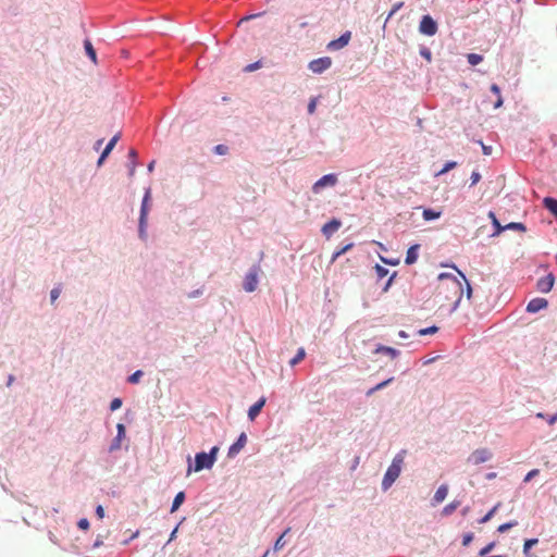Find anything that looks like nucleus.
I'll list each match as a JSON object with an SVG mask.
<instances>
[{
	"label": "nucleus",
	"instance_id": "1",
	"mask_svg": "<svg viewBox=\"0 0 557 557\" xmlns=\"http://www.w3.org/2000/svg\"><path fill=\"white\" fill-rule=\"evenodd\" d=\"M218 453H219L218 446L211 447V449L208 453H206V451L197 453L195 455L194 465L191 463L190 456H188V458H187V462H188L187 474H190L191 471L199 472L202 470H210L216 461Z\"/></svg>",
	"mask_w": 557,
	"mask_h": 557
},
{
	"label": "nucleus",
	"instance_id": "2",
	"mask_svg": "<svg viewBox=\"0 0 557 557\" xmlns=\"http://www.w3.org/2000/svg\"><path fill=\"white\" fill-rule=\"evenodd\" d=\"M406 453L407 451L403 449L394 456L382 480L381 486L383 492H386L398 479L401 472V467L404 465Z\"/></svg>",
	"mask_w": 557,
	"mask_h": 557
},
{
	"label": "nucleus",
	"instance_id": "3",
	"mask_svg": "<svg viewBox=\"0 0 557 557\" xmlns=\"http://www.w3.org/2000/svg\"><path fill=\"white\" fill-rule=\"evenodd\" d=\"M150 200H151V188L147 187L145 189V194L141 200L140 210H139V219H138V237L143 242H147L148 239V214L150 210Z\"/></svg>",
	"mask_w": 557,
	"mask_h": 557
},
{
	"label": "nucleus",
	"instance_id": "4",
	"mask_svg": "<svg viewBox=\"0 0 557 557\" xmlns=\"http://www.w3.org/2000/svg\"><path fill=\"white\" fill-rule=\"evenodd\" d=\"M440 281H446L447 282V288L454 293V295L457 296L456 300L454 301L450 312H454L458 309L462 296H463V288L461 282L451 273L442 272L438 274Z\"/></svg>",
	"mask_w": 557,
	"mask_h": 557
},
{
	"label": "nucleus",
	"instance_id": "5",
	"mask_svg": "<svg viewBox=\"0 0 557 557\" xmlns=\"http://www.w3.org/2000/svg\"><path fill=\"white\" fill-rule=\"evenodd\" d=\"M262 272L259 263L252 264L244 276L243 288L246 293H253L259 284V274Z\"/></svg>",
	"mask_w": 557,
	"mask_h": 557
},
{
	"label": "nucleus",
	"instance_id": "6",
	"mask_svg": "<svg viewBox=\"0 0 557 557\" xmlns=\"http://www.w3.org/2000/svg\"><path fill=\"white\" fill-rule=\"evenodd\" d=\"M437 22L429 14L421 17L419 23V32L425 36H434L437 33Z\"/></svg>",
	"mask_w": 557,
	"mask_h": 557
},
{
	"label": "nucleus",
	"instance_id": "7",
	"mask_svg": "<svg viewBox=\"0 0 557 557\" xmlns=\"http://www.w3.org/2000/svg\"><path fill=\"white\" fill-rule=\"evenodd\" d=\"M337 174L335 173H329L320 177L313 185H312V193L313 194H320L323 188L325 187H333L337 183Z\"/></svg>",
	"mask_w": 557,
	"mask_h": 557
},
{
	"label": "nucleus",
	"instance_id": "8",
	"mask_svg": "<svg viewBox=\"0 0 557 557\" xmlns=\"http://www.w3.org/2000/svg\"><path fill=\"white\" fill-rule=\"evenodd\" d=\"M332 66L330 57H321L309 62L308 69L314 74H322Z\"/></svg>",
	"mask_w": 557,
	"mask_h": 557
},
{
	"label": "nucleus",
	"instance_id": "9",
	"mask_svg": "<svg viewBox=\"0 0 557 557\" xmlns=\"http://www.w3.org/2000/svg\"><path fill=\"white\" fill-rule=\"evenodd\" d=\"M492 458V453L487 448H479L470 454L468 462L472 465H480L488 461Z\"/></svg>",
	"mask_w": 557,
	"mask_h": 557
},
{
	"label": "nucleus",
	"instance_id": "10",
	"mask_svg": "<svg viewBox=\"0 0 557 557\" xmlns=\"http://www.w3.org/2000/svg\"><path fill=\"white\" fill-rule=\"evenodd\" d=\"M350 38H351V33L349 30H347V32L343 33L337 39L331 40L326 45V49L329 51L341 50L349 44Z\"/></svg>",
	"mask_w": 557,
	"mask_h": 557
},
{
	"label": "nucleus",
	"instance_id": "11",
	"mask_svg": "<svg viewBox=\"0 0 557 557\" xmlns=\"http://www.w3.org/2000/svg\"><path fill=\"white\" fill-rule=\"evenodd\" d=\"M126 436V428L123 423L116 424V435L109 445V453H114L121 448L122 441Z\"/></svg>",
	"mask_w": 557,
	"mask_h": 557
},
{
	"label": "nucleus",
	"instance_id": "12",
	"mask_svg": "<svg viewBox=\"0 0 557 557\" xmlns=\"http://www.w3.org/2000/svg\"><path fill=\"white\" fill-rule=\"evenodd\" d=\"M247 443V434L245 432H242L237 440L230 446L227 451L228 458H235L240 450L245 447Z\"/></svg>",
	"mask_w": 557,
	"mask_h": 557
},
{
	"label": "nucleus",
	"instance_id": "13",
	"mask_svg": "<svg viewBox=\"0 0 557 557\" xmlns=\"http://www.w3.org/2000/svg\"><path fill=\"white\" fill-rule=\"evenodd\" d=\"M554 283H555L554 274L548 273L547 275L537 280L536 289L541 293H548L552 290Z\"/></svg>",
	"mask_w": 557,
	"mask_h": 557
},
{
	"label": "nucleus",
	"instance_id": "14",
	"mask_svg": "<svg viewBox=\"0 0 557 557\" xmlns=\"http://www.w3.org/2000/svg\"><path fill=\"white\" fill-rule=\"evenodd\" d=\"M373 354L374 355H385L389 359L395 360L400 356V350H398L394 347L377 344L373 350Z\"/></svg>",
	"mask_w": 557,
	"mask_h": 557
},
{
	"label": "nucleus",
	"instance_id": "15",
	"mask_svg": "<svg viewBox=\"0 0 557 557\" xmlns=\"http://www.w3.org/2000/svg\"><path fill=\"white\" fill-rule=\"evenodd\" d=\"M120 139V134H116L114 135L109 141L108 144L106 145L104 149L102 150L101 154L99 156L98 160H97V165L98 166H101L103 164V162L106 161V159L108 158V156L111 153V151L114 149L116 143L119 141Z\"/></svg>",
	"mask_w": 557,
	"mask_h": 557
},
{
	"label": "nucleus",
	"instance_id": "16",
	"mask_svg": "<svg viewBox=\"0 0 557 557\" xmlns=\"http://www.w3.org/2000/svg\"><path fill=\"white\" fill-rule=\"evenodd\" d=\"M548 301L545 298L536 297L531 299L527 305V312L536 313L545 308H547Z\"/></svg>",
	"mask_w": 557,
	"mask_h": 557
},
{
	"label": "nucleus",
	"instance_id": "17",
	"mask_svg": "<svg viewBox=\"0 0 557 557\" xmlns=\"http://www.w3.org/2000/svg\"><path fill=\"white\" fill-rule=\"evenodd\" d=\"M342 226V222L338 219H332L327 223H325L322 227V234L330 238L334 233H336Z\"/></svg>",
	"mask_w": 557,
	"mask_h": 557
},
{
	"label": "nucleus",
	"instance_id": "18",
	"mask_svg": "<svg viewBox=\"0 0 557 557\" xmlns=\"http://www.w3.org/2000/svg\"><path fill=\"white\" fill-rule=\"evenodd\" d=\"M127 158H128V162H127L126 166L128 169V176L133 177L135 175V171L138 165V160H137L138 153H137L136 149H134V148L129 149Z\"/></svg>",
	"mask_w": 557,
	"mask_h": 557
},
{
	"label": "nucleus",
	"instance_id": "19",
	"mask_svg": "<svg viewBox=\"0 0 557 557\" xmlns=\"http://www.w3.org/2000/svg\"><path fill=\"white\" fill-rule=\"evenodd\" d=\"M419 250H420V245L419 244L411 245L407 249L406 258H405V263L407 265H411V264L417 262L418 257H419Z\"/></svg>",
	"mask_w": 557,
	"mask_h": 557
},
{
	"label": "nucleus",
	"instance_id": "20",
	"mask_svg": "<svg viewBox=\"0 0 557 557\" xmlns=\"http://www.w3.org/2000/svg\"><path fill=\"white\" fill-rule=\"evenodd\" d=\"M264 405H265V398L261 397L252 406H250L248 409V419L250 421H253L259 416V413L261 412Z\"/></svg>",
	"mask_w": 557,
	"mask_h": 557
},
{
	"label": "nucleus",
	"instance_id": "21",
	"mask_svg": "<svg viewBox=\"0 0 557 557\" xmlns=\"http://www.w3.org/2000/svg\"><path fill=\"white\" fill-rule=\"evenodd\" d=\"M543 206L557 220V199L554 197H545L543 199Z\"/></svg>",
	"mask_w": 557,
	"mask_h": 557
},
{
	"label": "nucleus",
	"instance_id": "22",
	"mask_svg": "<svg viewBox=\"0 0 557 557\" xmlns=\"http://www.w3.org/2000/svg\"><path fill=\"white\" fill-rule=\"evenodd\" d=\"M447 494H448V486L446 484H442L436 490V492L433 496L432 505L435 506V505L442 503L446 498Z\"/></svg>",
	"mask_w": 557,
	"mask_h": 557
},
{
	"label": "nucleus",
	"instance_id": "23",
	"mask_svg": "<svg viewBox=\"0 0 557 557\" xmlns=\"http://www.w3.org/2000/svg\"><path fill=\"white\" fill-rule=\"evenodd\" d=\"M488 218L491 219L492 225L494 227L492 236H498L500 233L504 232V225L500 224V222L496 218V214L493 211L488 212Z\"/></svg>",
	"mask_w": 557,
	"mask_h": 557
},
{
	"label": "nucleus",
	"instance_id": "24",
	"mask_svg": "<svg viewBox=\"0 0 557 557\" xmlns=\"http://www.w3.org/2000/svg\"><path fill=\"white\" fill-rule=\"evenodd\" d=\"M394 381V377L391 376L380 383H377L375 386L371 387L370 389L367 391L366 393V396L370 397L372 396L375 392H379V391H382L383 388H385L386 386H388L392 382Z\"/></svg>",
	"mask_w": 557,
	"mask_h": 557
},
{
	"label": "nucleus",
	"instance_id": "25",
	"mask_svg": "<svg viewBox=\"0 0 557 557\" xmlns=\"http://www.w3.org/2000/svg\"><path fill=\"white\" fill-rule=\"evenodd\" d=\"M185 498H186V495H185V492L181 491L178 492L173 502H172V505H171V509H170V512L173 513L175 512L176 510H178V508L182 506V504L185 502Z\"/></svg>",
	"mask_w": 557,
	"mask_h": 557
},
{
	"label": "nucleus",
	"instance_id": "26",
	"mask_svg": "<svg viewBox=\"0 0 557 557\" xmlns=\"http://www.w3.org/2000/svg\"><path fill=\"white\" fill-rule=\"evenodd\" d=\"M84 49L87 57L94 62L97 63V53L96 50L89 39L84 40Z\"/></svg>",
	"mask_w": 557,
	"mask_h": 557
},
{
	"label": "nucleus",
	"instance_id": "27",
	"mask_svg": "<svg viewBox=\"0 0 557 557\" xmlns=\"http://www.w3.org/2000/svg\"><path fill=\"white\" fill-rule=\"evenodd\" d=\"M422 216L425 221H434L441 216V211H436L432 208H426L423 210Z\"/></svg>",
	"mask_w": 557,
	"mask_h": 557
},
{
	"label": "nucleus",
	"instance_id": "28",
	"mask_svg": "<svg viewBox=\"0 0 557 557\" xmlns=\"http://www.w3.org/2000/svg\"><path fill=\"white\" fill-rule=\"evenodd\" d=\"M459 506H460V502L455 499L451 503L447 504L443 508L442 515L443 516H450Z\"/></svg>",
	"mask_w": 557,
	"mask_h": 557
},
{
	"label": "nucleus",
	"instance_id": "29",
	"mask_svg": "<svg viewBox=\"0 0 557 557\" xmlns=\"http://www.w3.org/2000/svg\"><path fill=\"white\" fill-rule=\"evenodd\" d=\"M537 543H539L537 539H528V540L524 541L523 554H524L525 557H531L530 549H532V547L534 545H536Z\"/></svg>",
	"mask_w": 557,
	"mask_h": 557
},
{
	"label": "nucleus",
	"instance_id": "30",
	"mask_svg": "<svg viewBox=\"0 0 557 557\" xmlns=\"http://www.w3.org/2000/svg\"><path fill=\"white\" fill-rule=\"evenodd\" d=\"M527 230L525 225L520 222H510L504 225V231H520L524 232Z\"/></svg>",
	"mask_w": 557,
	"mask_h": 557
},
{
	"label": "nucleus",
	"instance_id": "31",
	"mask_svg": "<svg viewBox=\"0 0 557 557\" xmlns=\"http://www.w3.org/2000/svg\"><path fill=\"white\" fill-rule=\"evenodd\" d=\"M289 531H290V528H287V529H286V530H285V531H284V532H283V533L277 537V539H276V541H275V543H274V546H273V549H274L275 552H277V550L282 549V548L285 546L286 542L284 541V536H285Z\"/></svg>",
	"mask_w": 557,
	"mask_h": 557
},
{
	"label": "nucleus",
	"instance_id": "32",
	"mask_svg": "<svg viewBox=\"0 0 557 557\" xmlns=\"http://www.w3.org/2000/svg\"><path fill=\"white\" fill-rule=\"evenodd\" d=\"M306 356V351L304 348H299L296 352V355L289 360V364L292 367L296 366L297 363H299Z\"/></svg>",
	"mask_w": 557,
	"mask_h": 557
},
{
	"label": "nucleus",
	"instance_id": "33",
	"mask_svg": "<svg viewBox=\"0 0 557 557\" xmlns=\"http://www.w3.org/2000/svg\"><path fill=\"white\" fill-rule=\"evenodd\" d=\"M457 272L458 274L460 275V277L465 281L466 285H467V288H466V295H467V298L468 299H471L472 297V287L469 283V281L467 280L466 275L463 272H461L460 270L457 269V267H453Z\"/></svg>",
	"mask_w": 557,
	"mask_h": 557
},
{
	"label": "nucleus",
	"instance_id": "34",
	"mask_svg": "<svg viewBox=\"0 0 557 557\" xmlns=\"http://www.w3.org/2000/svg\"><path fill=\"white\" fill-rule=\"evenodd\" d=\"M467 60L470 65H478L483 61V55L478 53H469L467 55Z\"/></svg>",
	"mask_w": 557,
	"mask_h": 557
},
{
	"label": "nucleus",
	"instance_id": "35",
	"mask_svg": "<svg viewBox=\"0 0 557 557\" xmlns=\"http://www.w3.org/2000/svg\"><path fill=\"white\" fill-rule=\"evenodd\" d=\"M143 375H144V372L141 370H136L131 375H128L127 382L129 384H137V383H139Z\"/></svg>",
	"mask_w": 557,
	"mask_h": 557
},
{
	"label": "nucleus",
	"instance_id": "36",
	"mask_svg": "<svg viewBox=\"0 0 557 557\" xmlns=\"http://www.w3.org/2000/svg\"><path fill=\"white\" fill-rule=\"evenodd\" d=\"M438 332V327L436 325H431V326H428V327H424V329H420L417 334L420 335V336H425V335H432V334H435Z\"/></svg>",
	"mask_w": 557,
	"mask_h": 557
},
{
	"label": "nucleus",
	"instance_id": "37",
	"mask_svg": "<svg viewBox=\"0 0 557 557\" xmlns=\"http://www.w3.org/2000/svg\"><path fill=\"white\" fill-rule=\"evenodd\" d=\"M374 270H375V273H376L379 280L384 278L389 273L387 268H385L379 263H376L374 265Z\"/></svg>",
	"mask_w": 557,
	"mask_h": 557
},
{
	"label": "nucleus",
	"instance_id": "38",
	"mask_svg": "<svg viewBox=\"0 0 557 557\" xmlns=\"http://www.w3.org/2000/svg\"><path fill=\"white\" fill-rule=\"evenodd\" d=\"M499 507V504L495 505L485 516H483L479 522L480 523H486L492 519V517L496 513L497 509Z\"/></svg>",
	"mask_w": 557,
	"mask_h": 557
},
{
	"label": "nucleus",
	"instance_id": "39",
	"mask_svg": "<svg viewBox=\"0 0 557 557\" xmlns=\"http://www.w3.org/2000/svg\"><path fill=\"white\" fill-rule=\"evenodd\" d=\"M457 166V162L456 161H447L443 169L441 171L437 172L436 175H442V174H445L447 173L448 171L455 169Z\"/></svg>",
	"mask_w": 557,
	"mask_h": 557
},
{
	"label": "nucleus",
	"instance_id": "40",
	"mask_svg": "<svg viewBox=\"0 0 557 557\" xmlns=\"http://www.w3.org/2000/svg\"><path fill=\"white\" fill-rule=\"evenodd\" d=\"M213 152L219 156H224L228 152V147L223 144H219L213 147Z\"/></svg>",
	"mask_w": 557,
	"mask_h": 557
},
{
	"label": "nucleus",
	"instance_id": "41",
	"mask_svg": "<svg viewBox=\"0 0 557 557\" xmlns=\"http://www.w3.org/2000/svg\"><path fill=\"white\" fill-rule=\"evenodd\" d=\"M61 292H62L61 286H54L50 290V301H51V304H54V301L60 297Z\"/></svg>",
	"mask_w": 557,
	"mask_h": 557
},
{
	"label": "nucleus",
	"instance_id": "42",
	"mask_svg": "<svg viewBox=\"0 0 557 557\" xmlns=\"http://www.w3.org/2000/svg\"><path fill=\"white\" fill-rule=\"evenodd\" d=\"M404 7V2H397L393 5L392 10L389 11L386 20H385V23L384 25L388 22L389 18H392V16L394 14H396L401 8Z\"/></svg>",
	"mask_w": 557,
	"mask_h": 557
},
{
	"label": "nucleus",
	"instance_id": "43",
	"mask_svg": "<svg viewBox=\"0 0 557 557\" xmlns=\"http://www.w3.org/2000/svg\"><path fill=\"white\" fill-rule=\"evenodd\" d=\"M518 522L517 521H509V522H506V523H503L498 527L497 531L500 532V533H505L507 532L509 529H511L512 527L517 525Z\"/></svg>",
	"mask_w": 557,
	"mask_h": 557
},
{
	"label": "nucleus",
	"instance_id": "44",
	"mask_svg": "<svg viewBox=\"0 0 557 557\" xmlns=\"http://www.w3.org/2000/svg\"><path fill=\"white\" fill-rule=\"evenodd\" d=\"M495 545H496L495 542L488 543L487 545H485L483 548L480 549L479 555L480 556L487 555L488 553H491L494 549Z\"/></svg>",
	"mask_w": 557,
	"mask_h": 557
},
{
	"label": "nucleus",
	"instance_id": "45",
	"mask_svg": "<svg viewBox=\"0 0 557 557\" xmlns=\"http://www.w3.org/2000/svg\"><path fill=\"white\" fill-rule=\"evenodd\" d=\"M122 404H123V401L121 398H119V397L113 398L110 403V410L115 411V410L120 409L122 407Z\"/></svg>",
	"mask_w": 557,
	"mask_h": 557
},
{
	"label": "nucleus",
	"instance_id": "46",
	"mask_svg": "<svg viewBox=\"0 0 557 557\" xmlns=\"http://www.w3.org/2000/svg\"><path fill=\"white\" fill-rule=\"evenodd\" d=\"M420 55L422 58H424L426 61L431 62L432 61V52L429 48L426 47H421L420 48Z\"/></svg>",
	"mask_w": 557,
	"mask_h": 557
},
{
	"label": "nucleus",
	"instance_id": "47",
	"mask_svg": "<svg viewBox=\"0 0 557 557\" xmlns=\"http://www.w3.org/2000/svg\"><path fill=\"white\" fill-rule=\"evenodd\" d=\"M396 275H397V273H396V272H394V273L388 277V280L385 282V284H384V286H383V288H382V290H383L384 293L388 292V289H389V288H391V286L393 285V282H394V278L396 277Z\"/></svg>",
	"mask_w": 557,
	"mask_h": 557
},
{
	"label": "nucleus",
	"instance_id": "48",
	"mask_svg": "<svg viewBox=\"0 0 557 557\" xmlns=\"http://www.w3.org/2000/svg\"><path fill=\"white\" fill-rule=\"evenodd\" d=\"M540 473V470L539 469H533L531 471H529L524 479H523V482L527 483V482H530L533 478H535L537 474Z\"/></svg>",
	"mask_w": 557,
	"mask_h": 557
},
{
	"label": "nucleus",
	"instance_id": "49",
	"mask_svg": "<svg viewBox=\"0 0 557 557\" xmlns=\"http://www.w3.org/2000/svg\"><path fill=\"white\" fill-rule=\"evenodd\" d=\"M260 67H261V61H256V62H253V63L248 64V65L244 69V71H245V72H253V71H256V70H258V69H260Z\"/></svg>",
	"mask_w": 557,
	"mask_h": 557
},
{
	"label": "nucleus",
	"instance_id": "50",
	"mask_svg": "<svg viewBox=\"0 0 557 557\" xmlns=\"http://www.w3.org/2000/svg\"><path fill=\"white\" fill-rule=\"evenodd\" d=\"M381 261L387 265H398L399 264V259H391V258H386V257H380Z\"/></svg>",
	"mask_w": 557,
	"mask_h": 557
},
{
	"label": "nucleus",
	"instance_id": "51",
	"mask_svg": "<svg viewBox=\"0 0 557 557\" xmlns=\"http://www.w3.org/2000/svg\"><path fill=\"white\" fill-rule=\"evenodd\" d=\"M89 525H90V523H89L88 519H86V518H82V519H79V520H78V522H77V527H78L81 530H85V531H86V530H88V529H89Z\"/></svg>",
	"mask_w": 557,
	"mask_h": 557
},
{
	"label": "nucleus",
	"instance_id": "52",
	"mask_svg": "<svg viewBox=\"0 0 557 557\" xmlns=\"http://www.w3.org/2000/svg\"><path fill=\"white\" fill-rule=\"evenodd\" d=\"M470 180H471L470 186H474L475 184H478L480 182L481 174L478 171H473L470 176Z\"/></svg>",
	"mask_w": 557,
	"mask_h": 557
},
{
	"label": "nucleus",
	"instance_id": "53",
	"mask_svg": "<svg viewBox=\"0 0 557 557\" xmlns=\"http://www.w3.org/2000/svg\"><path fill=\"white\" fill-rule=\"evenodd\" d=\"M473 533L469 532L462 536V545L468 546L473 541Z\"/></svg>",
	"mask_w": 557,
	"mask_h": 557
},
{
	"label": "nucleus",
	"instance_id": "54",
	"mask_svg": "<svg viewBox=\"0 0 557 557\" xmlns=\"http://www.w3.org/2000/svg\"><path fill=\"white\" fill-rule=\"evenodd\" d=\"M478 143L481 145L482 152H483L484 156L492 154V147L491 146L484 145V143L482 140H479Z\"/></svg>",
	"mask_w": 557,
	"mask_h": 557
},
{
	"label": "nucleus",
	"instance_id": "55",
	"mask_svg": "<svg viewBox=\"0 0 557 557\" xmlns=\"http://www.w3.org/2000/svg\"><path fill=\"white\" fill-rule=\"evenodd\" d=\"M352 246H354V244H352V243H348V244H346V245H344V246H342V247L337 248V250H338V252H339L341 255H344V253H346L348 250H350V249L352 248Z\"/></svg>",
	"mask_w": 557,
	"mask_h": 557
},
{
	"label": "nucleus",
	"instance_id": "56",
	"mask_svg": "<svg viewBox=\"0 0 557 557\" xmlns=\"http://www.w3.org/2000/svg\"><path fill=\"white\" fill-rule=\"evenodd\" d=\"M178 528H180V523L170 533V536H169V540H168V544L176 539V534H177Z\"/></svg>",
	"mask_w": 557,
	"mask_h": 557
},
{
	"label": "nucleus",
	"instance_id": "57",
	"mask_svg": "<svg viewBox=\"0 0 557 557\" xmlns=\"http://www.w3.org/2000/svg\"><path fill=\"white\" fill-rule=\"evenodd\" d=\"M139 535V531H135L128 539L124 540L123 541V545H128L133 540H135L136 537H138Z\"/></svg>",
	"mask_w": 557,
	"mask_h": 557
},
{
	"label": "nucleus",
	"instance_id": "58",
	"mask_svg": "<svg viewBox=\"0 0 557 557\" xmlns=\"http://www.w3.org/2000/svg\"><path fill=\"white\" fill-rule=\"evenodd\" d=\"M96 516L99 518V519H102L104 517V509L101 505H98L96 507Z\"/></svg>",
	"mask_w": 557,
	"mask_h": 557
},
{
	"label": "nucleus",
	"instance_id": "59",
	"mask_svg": "<svg viewBox=\"0 0 557 557\" xmlns=\"http://www.w3.org/2000/svg\"><path fill=\"white\" fill-rule=\"evenodd\" d=\"M103 545V540L101 535H98L92 544V548H98Z\"/></svg>",
	"mask_w": 557,
	"mask_h": 557
},
{
	"label": "nucleus",
	"instance_id": "60",
	"mask_svg": "<svg viewBox=\"0 0 557 557\" xmlns=\"http://www.w3.org/2000/svg\"><path fill=\"white\" fill-rule=\"evenodd\" d=\"M490 90L496 95V96H500V88L497 84H492L491 87H490Z\"/></svg>",
	"mask_w": 557,
	"mask_h": 557
},
{
	"label": "nucleus",
	"instance_id": "61",
	"mask_svg": "<svg viewBox=\"0 0 557 557\" xmlns=\"http://www.w3.org/2000/svg\"><path fill=\"white\" fill-rule=\"evenodd\" d=\"M315 110V99H311L308 103V113L312 114Z\"/></svg>",
	"mask_w": 557,
	"mask_h": 557
},
{
	"label": "nucleus",
	"instance_id": "62",
	"mask_svg": "<svg viewBox=\"0 0 557 557\" xmlns=\"http://www.w3.org/2000/svg\"><path fill=\"white\" fill-rule=\"evenodd\" d=\"M557 421V412L553 416L547 417V422L549 425L554 424Z\"/></svg>",
	"mask_w": 557,
	"mask_h": 557
},
{
	"label": "nucleus",
	"instance_id": "63",
	"mask_svg": "<svg viewBox=\"0 0 557 557\" xmlns=\"http://www.w3.org/2000/svg\"><path fill=\"white\" fill-rule=\"evenodd\" d=\"M503 102H504V101H503L502 95H500V96H497V100H496V101H495V103H494V108H495V109L500 108V107L503 106Z\"/></svg>",
	"mask_w": 557,
	"mask_h": 557
},
{
	"label": "nucleus",
	"instance_id": "64",
	"mask_svg": "<svg viewBox=\"0 0 557 557\" xmlns=\"http://www.w3.org/2000/svg\"><path fill=\"white\" fill-rule=\"evenodd\" d=\"M14 381H15V376L13 374H9L8 380H7V386L10 387Z\"/></svg>",
	"mask_w": 557,
	"mask_h": 557
}]
</instances>
